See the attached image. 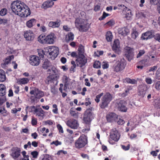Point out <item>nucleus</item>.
Instances as JSON below:
<instances>
[{"mask_svg":"<svg viewBox=\"0 0 160 160\" xmlns=\"http://www.w3.org/2000/svg\"><path fill=\"white\" fill-rule=\"evenodd\" d=\"M29 109L30 112H32L36 116L43 119L45 115V112L41 108L36 107L34 106H31Z\"/></svg>","mask_w":160,"mask_h":160,"instance_id":"1a4fd4ad","label":"nucleus"},{"mask_svg":"<svg viewBox=\"0 0 160 160\" xmlns=\"http://www.w3.org/2000/svg\"><path fill=\"white\" fill-rule=\"evenodd\" d=\"M103 94V93L102 92L96 96L95 101L96 102L98 103L100 102V99L102 96V97Z\"/></svg>","mask_w":160,"mask_h":160,"instance_id":"37998d69","label":"nucleus"},{"mask_svg":"<svg viewBox=\"0 0 160 160\" xmlns=\"http://www.w3.org/2000/svg\"><path fill=\"white\" fill-rule=\"evenodd\" d=\"M31 154L32 156L31 159H35L38 158L39 155V153L37 151H33L31 152Z\"/></svg>","mask_w":160,"mask_h":160,"instance_id":"4c0bfd02","label":"nucleus"},{"mask_svg":"<svg viewBox=\"0 0 160 160\" xmlns=\"http://www.w3.org/2000/svg\"><path fill=\"white\" fill-rule=\"evenodd\" d=\"M46 44H53L54 42V34L53 33H51L46 36Z\"/></svg>","mask_w":160,"mask_h":160,"instance_id":"4be33fe9","label":"nucleus"},{"mask_svg":"<svg viewBox=\"0 0 160 160\" xmlns=\"http://www.w3.org/2000/svg\"><path fill=\"white\" fill-rule=\"evenodd\" d=\"M115 24V21L113 19L110 20L109 21L107 22L105 25L108 26L109 27L112 26Z\"/></svg>","mask_w":160,"mask_h":160,"instance_id":"49530a36","label":"nucleus"},{"mask_svg":"<svg viewBox=\"0 0 160 160\" xmlns=\"http://www.w3.org/2000/svg\"><path fill=\"white\" fill-rule=\"evenodd\" d=\"M45 49L47 53H49L50 58L52 60H54L57 57L59 54V48L58 47H46Z\"/></svg>","mask_w":160,"mask_h":160,"instance_id":"6e6552de","label":"nucleus"},{"mask_svg":"<svg viewBox=\"0 0 160 160\" xmlns=\"http://www.w3.org/2000/svg\"><path fill=\"white\" fill-rule=\"evenodd\" d=\"M85 124V128L82 129V131L83 132H85L86 131H88L90 130V125L91 123H84Z\"/></svg>","mask_w":160,"mask_h":160,"instance_id":"ea45409f","label":"nucleus"},{"mask_svg":"<svg viewBox=\"0 0 160 160\" xmlns=\"http://www.w3.org/2000/svg\"><path fill=\"white\" fill-rule=\"evenodd\" d=\"M51 66V63L47 59H46L44 61L42 65V68L45 69H47L48 68Z\"/></svg>","mask_w":160,"mask_h":160,"instance_id":"473e14b6","label":"nucleus"},{"mask_svg":"<svg viewBox=\"0 0 160 160\" xmlns=\"http://www.w3.org/2000/svg\"><path fill=\"white\" fill-rule=\"evenodd\" d=\"M36 22L35 19L32 18L28 21L26 22V26L28 28H31L34 25Z\"/></svg>","mask_w":160,"mask_h":160,"instance_id":"c85d7f7f","label":"nucleus"},{"mask_svg":"<svg viewBox=\"0 0 160 160\" xmlns=\"http://www.w3.org/2000/svg\"><path fill=\"white\" fill-rule=\"evenodd\" d=\"M106 39L108 42L112 41V35L111 32H107L106 34Z\"/></svg>","mask_w":160,"mask_h":160,"instance_id":"e433bc0d","label":"nucleus"},{"mask_svg":"<svg viewBox=\"0 0 160 160\" xmlns=\"http://www.w3.org/2000/svg\"><path fill=\"white\" fill-rule=\"evenodd\" d=\"M112 98V95L109 92L106 93L101 98L99 106L102 109L107 108Z\"/></svg>","mask_w":160,"mask_h":160,"instance_id":"7ed1b4c3","label":"nucleus"},{"mask_svg":"<svg viewBox=\"0 0 160 160\" xmlns=\"http://www.w3.org/2000/svg\"><path fill=\"white\" fill-rule=\"evenodd\" d=\"M109 137L111 139H110L109 142L110 143L113 144L114 143L112 142V140L115 142H117L120 139V134L119 131L116 128L112 129L110 132Z\"/></svg>","mask_w":160,"mask_h":160,"instance_id":"0eeeda50","label":"nucleus"},{"mask_svg":"<svg viewBox=\"0 0 160 160\" xmlns=\"http://www.w3.org/2000/svg\"><path fill=\"white\" fill-rule=\"evenodd\" d=\"M153 37L156 40L160 42V34L157 33L154 36L153 35Z\"/></svg>","mask_w":160,"mask_h":160,"instance_id":"6e6d98bb","label":"nucleus"},{"mask_svg":"<svg viewBox=\"0 0 160 160\" xmlns=\"http://www.w3.org/2000/svg\"><path fill=\"white\" fill-rule=\"evenodd\" d=\"M139 35L138 32L137 31L136 28H133L132 30L131 33V38L134 39H135Z\"/></svg>","mask_w":160,"mask_h":160,"instance_id":"2f4dec72","label":"nucleus"},{"mask_svg":"<svg viewBox=\"0 0 160 160\" xmlns=\"http://www.w3.org/2000/svg\"><path fill=\"white\" fill-rule=\"evenodd\" d=\"M18 81L20 84H25L28 82L29 79L27 78H23L19 79Z\"/></svg>","mask_w":160,"mask_h":160,"instance_id":"c9c22d12","label":"nucleus"},{"mask_svg":"<svg viewBox=\"0 0 160 160\" xmlns=\"http://www.w3.org/2000/svg\"><path fill=\"white\" fill-rule=\"evenodd\" d=\"M29 63L30 64L34 66H38L40 62L39 58L36 55H31L29 57Z\"/></svg>","mask_w":160,"mask_h":160,"instance_id":"2eb2a0df","label":"nucleus"},{"mask_svg":"<svg viewBox=\"0 0 160 160\" xmlns=\"http://www.w3.org/2000/svg\"><path fill=\"white\" fill-rule=\"evenodd\" d=\"M21 148L18 147H13L11 149L10 156L14 159H16L20 155Z\"/></svg>","mask_w":160,"mask_h":160,"instance_id":"f8f14e48","label":"nucleus"},{"mask_svg":"<svg viewBox=\"0 0 160 160\" xmlns=\"http://www.w3.org/2000/svg\"><path fill=\"white\" fill-rule=\"evenodd\" d=\"M109 15V14L106 13L105 12H103L102 16L99 18L100 20H102L105 19Z\"/></svg>","mask_w":160,"mask_h":160,"instance_id":"8fccbe9b","label":"nucleus"},{"mask_svg":"<svg viewBox=\"0 0 160 160\" xmlns=\"http://www.w3.org/2000/svg\"><path fill=\"white\" fill-rule=\"evenodd\" d=\"M6 79L5 72L2 69H0V82L5 81Z\"/></svg>","mask_w":160,"mask_h":160,"instance_id":"c756f323","label":"nucleus"},{"mask_svg":"<svg viewBox=\"0 0 160 160\" xmlns=\"http://www.w3.org/2000/svg\"><path fill=\"white\" fill-rule=\"evenodd\" d=\"M119 34L123 36H126L129 33V30L127 27L119 28L118 29Z\"/></svg>","mask_w":160,"mask_h":160,"instance_id":"aec40b11","label":"nucleus"},{"mask_svg":"<svg viewBox=\"0 0 160 160\" xmlns=\"http://www.w3.org/2000/svg\"><path fill=\"white\" fill-rule=\"evenodd\" d=\"M14 58V56L13 55H12L7 57L5 60V63L6 64H8L10 62L11 60Z\"/></svg>","mask_w":160,"mask_h":160,"instance_id":"58836bf2","label":"nucleus"},{"mask_svg":"<svg viewBox=\"0 0 160 160\" xmlns=\"http://www.w3.org/2000/svg\"><path fill=\"white\" fill-rule=\"evenodd\" d=\"M61 21L57 19L56 22L51 21L48 23V26L52 28H58L60 25Z\"/></svg>","mask_w":160,"mask_h":160,"instance_id":"393cba45","label":"nucleus"},{"mask_svg":"<svg viewBox=\"0 0 160 160\" xmlns=\"http://www.w3.org/2000/svg\"><path fill=\"white\" fill-rule=\"evenodd\" d=\"M132 88L130 87L126 88V89L125 90V92H124L123 93H122L121 94V96L122 97H124L126 96L129 93L130 90Z\"/></svg>","mask_w":160,"mask_h":160,"instance_id":"79ce46f5","label":"nucleus"},{"mask_svg":"<svg viewBox=\"0 0 160 160\" xmlns=\"http://www.w3.org/2000/svg\"><path fill=\"white\" fill-rule=\"evenodd\" d=\"M156 77L158 79H160V68L157 70L156 72Z\"/></svg>","mask_w":160,"mask_h":160,"instance_id":"680f3d73","label":"nucleus"},{"mask_svg":"<svg viewBox=\"0 0 160 160\" xmlns=\"http://www.w3.org/2000/svg\"><path fill=\"white\" fill-rule=\"evenodd\" d=\"M74 36L72 32H70L66 36L65 40L66 42H68L70 41H72L74 39Z\"/></svg>","mask_w":160,"mask_h":160,"instance_id":"72a5a7b5","label":"nucleus"},{"mask_svg":"<svg viewBox=\"0 0 160 160\" xmlns=\"http://www.w3.org/2000/svg\"><path fill=\"white\" fill-rule=\"evenodd\" d=\"M55 76H56V75L52 74V75H50L48 76L47 77L48 82H51V81L54 80L55 79Z\"/></svg>","mask_w":160,"mask_h":160,"instance_id":"09e8293b","label":"nucleus"},{"mask_svg":"<svg viewBox=\"0 0 160 160\" xmlns=\"http://www.w3.org/2000/svg\"><path fill=\"white\" fill-rule=\"evenodd\" d=\"M6 88L5 85L2 84H0V96L4 97L6 95Z\"/></svg>","mask_w":160,"mask_h":160,"instance_id":"bb28decb","label":"nucleus"},{"mask_svg":"<svg viewBox=\"0 0 160 160\" xmlns=\"http://www.w3.org/2000/svg\"><path fill=\"white\" fill-rule=\"evenodd\" d=\"M87 57L84 55H81L78 56L77 58L76 59V64L77 66L82 68L84 66L87 62Z\"/></svg>","mask_w":160,"mask_h":160,"instance_id":"9b49d317","label":"nucleus"},{"mask_svg":"<svg viewBox=\"0 0 160 160\" xmlns=\"http://www.w3.org/2000/svg\"><path fill=\"white\" fill-rule=\"evenodd\" d=\"M145 53V51L143 50H140L139 53L137 54V57L138 58L142 56Z\"/></svg>","mask_w":160,"mask_h":160,"instance_id":"052dcab7","label":"nucleus"},{"mask_svg":"<svg viewBox=\"0 0 160 160\" xmlns=\"http://www.w3.org/2000/svg\"><path fill=\"white\" fill-rule=\"evenodd\" d=\"M30 94L31 95L30 99L32 103H37L39 99L44 95V92L38 88H34L30 91Z\"/></svg>","mask_w":160,"mask_h":160,"instance_id":"f03ea898","label":"nucleus"},{"mask_svg":"<svg viewBox=\"0 0 160 160\" xmlns=\"http://www.w3.org/2000/svg\"><path fill=\"white\" fill-rule=\"evenodd\" d=\"M40 160H52L51 157L48 154H45Z\"/></svg>","mask_w":160,"mask_h":160,"instance_id":"de8ad7c7","label":"nucleus"},{"mask_svg":"<svg viewBox=\"0 0 160 160\" xmlns=\"http://www.w3.org/2000/svg\"><path fill=\"white\" fill-rule=\"evenodd\" d=\"M46 48H44L45 51L42 49H38V54L39 58H44V55L46 54H47V53H46V51L45 49Z\"/></svg>","mask_w":160,"mask_h":160,"instance_id":"7c9ffc66","label":"nucleus"},{"mask_svg":"<svg viewBox=\"0 0 160 160\" xmlns=\"http://www.w3.org/2000/svg\"><path fill=\"white\" fill-rule=\"evenodd\" d=\"M88 142V137L83 134L75 141V146L77 148L80 149L85 147Z\"/></svg>","mask_w":160,"mask_h":160,"instance_id":"39448f33","label":"nucleus"},{"mask_svg":"<svg viewBox=\"0 0 160 160\" xmlns=\"http://www.w3.org/2000/svg\"><path fill=\"white\" fill-rule=\"evenodd\" d=\"M155 106L156 108H160V98L155 102Z\"/></svg>","mask_w":160,"mask_h":160,"instance_id":"774afa93","label":"nucleus"},{"mask_svg":"<svg viewBox=\"0 0 160 160\" xmlns=\"http://www.w3.org/2000/svg\"><path fill=\"white\" fill-rule=\"evenodd\" d=\"M40 30L41 31L44 32L46 31L47 29L44 26L42 25L40 27Z\"/></svg>","mask_w":160,"mask_h":160,"instance_id":"338daca9","label":"nucleus"},{"mask_svg":"<svg viewBox=\"0 0 160 160\" xmlns=\"http://www.w3.org/2000/svg\"><path fill=\"white\" fill-rule=\"evenodd\" d=\"M92 113L90 112H86L84 115L83 121L84 123H91L92 118Z\"/></svg>","mask_w":160,"mask_h":160,"instance_id":"412c9836","label":"nucleus"},{"mask_svg":"<svg viewBox=\"0 0 160 160\" xmlns=\"http://www.w3.org/2000/svg\"><path fill=\"white\" fill-rule=\"evenodd\" d=\"M52 107L54 108L52 110L53 112L54 113L57 114L58 113V108L57 105L56 104H53L52 105Z\"/></svg>","mask_w":160,"mask_h":160,"instance_id":"5fc2aeb1","label":"nucleus"},{"mask_svg":"<svg viewBox=\"0 0 160 160\" xmlns=\"http://www.w3.org/2000/svg\"><path fill=\"white\" fill-rule=\"evenodd\" d=\"M118 116L113 112H109L106 116V119L108 122L115 121L116 118L118 119Z\"/></svg>","mask_w":160,"mask_h":160,"instance_id":"6ab92c4d","label":"nucleus"},{"mask_svg":"<svg viewBox=\"0 0 160 160\" xmlns=\"http://www.w3.org/2000/svg\"><path fill=\"white\" fill-rule=\"evenodd\" d=\"M7 12L8 11L6 8H2L0 11V15L1 16H4L7 13Z\"/></svg>","mask_w":160,"mask_h":160,"instance_id":"a18cd8bd","label":"nucleus"},{"mask_svg":"<svg viewBox=\"0 0 160 160\" xmlns=\"http://www.w3.org/2000/svg\"><path fill=\"white\" fill-rule=\"evenodd\" d=\"M11 8L13 12L21 17H27L31 14V11L28 6L20 1L12 2Z\"/></svg>","mask_w":160,"mask_h":160,"instance_id":"f257e3e1","label":"nucleus"},{"mask_svg":"<svg viewBox=\"0 0 160 160\" xmlns=\"http://www.w3.org/2000/svg\"><path fill=\"white\" fill-rule=\"evenodd\" d=\"M126 102L122 100L118 99L116 100L115 106L118 110L122 112H125L127 110Z\"/></svg>","mask_w":160,"mask_h":160,"instance_id":"9d476101","label":"nucleus"},{"mask_svg":"<svg viewBox=\"0 0 160 160\" xmlns=\"http://www.w3.org/2000/svg\"><path fill=\"white\" fill-rule=\"evenodd\" d=\"M48 71H49L50 72L52 71V74H55V75H56L57 70L56 69L55 67H52L51 69H49Z\"/></svg>","mask_w":160,"mask_h":160,"instance_id":"bf43d9fd","label":"nucleus"},{"mask_svg":"<svg viewBox=\"0 0 160 160\" xmlns=\"http://www.w3.org/2000/svg\"><path fill=\"white\" fill-rule=\"evenodd\" d=\"M24 37L27 41H32L35 38V34L32 31L28 30L25 32Z\"/></svg>","mask_w":160,"mask_h":160,"instance_id":"f3484780","label":"nucleus"},{"mask_svg":"<svg viewBox=\"0 0 160 160\" xmlns=\"http://www.w3.org/2000/svg\"><path fill=\"white\" fill-rule=\"evenodd\" d=\"M51 145L54 144L56 146H58V145H61L62 142H61L59 141L58 140H57L53 141L51 143Z\"/></svg>","mask_w":160,"mask_h":160,"instance_id":"603ef678","label":"nucleus"},{"mask_svg":"<svg viewBox=\"0 0 160 160\" xmlns=\"http://www.w3.org/2000/svg\"><path fill=\"white\" fill-rule=\"evenodd\" d=\"M127 82L128 83L132 84H136L137 82V81L135 79H131L129 78H127Z\"/></svg>","mask_w":160,"mask_h":160,"instance_id":"3c124183","label":"nucleus"},{"mask_svg":"<svg viewBox=\"0 0 160 160\" xmlns=\"http://www.w3.org/2000/svg\"><path fill=\"white\" fill-rule=\"evenodd\" d=\"M121 147L123 150L125 151H127L129 149L130 147V145L128 144L126 146H125V145H122L121 146Z\"/></svg>","mask_w":160,"mask_h":160,"instance_id":"0e129e2a","label":"nucleus"},{"mask_svg":"<svg viewBox=\"0 0 160 160\" xmlns=\"http://www.w3.org/2000/svg\"><path fill=\"white\" fill-rule=\"evenodd\" d=\"M5 96L0 97V105H2L6 101Z\"/></svg>","mask_w":160,"mask_h":160,"instance_id":"69168bd1","label":"nucleus"},{"mask_svg":"<svg viewBox=\"0 0 160 160\" xmlns=\"http://www.w3.org/2000/svg\"><path fill=\"white\" fill-rule=\"evenodd\" d=\"M93 67L94 68H99L101 67V63L99 61H96L95 62Z\"/></svg>","mask_w":160,"mask_h":160,"instance_id":"c03bdc74","label":"nucleus"},{"mask_svg":"<svg viewBox=\"0 0 160 160\" xmlns=\"http://www.w3.org/2000/svg\"><path fill=\"white\" fill-rule=\"evenodd\" d=\"M54 2L52 0L47 1L44 2L42 6V8L45 9L49 8L51 7L54 5Z\"/></svg>","mask_w":160,"mask_h":160,"instance_id":"b1692460","label":"nucleus"},{"mask_svg":"<svg viewBox=\"0 0 160 160\" xmlns=\"http://www.w3.org/2000/svg\"><path fill=\"white\" fill-rule=\"evenodd\" d=\"M78 56L81 55H84L85 50L84 47L82 45L80 44L78 47Z\"/></svg>","mask_w":160,"mask_h":160,"instance_id":"f704fd0d","label":"nucleus"},{"mask_svg":"<svg viewBox=\"0 0 160 160\" xmlns=\"http://www.w3.org/2000/svg\"><path fill=\"white\" fill-rule=\"evenodd\" d=\"M102 68L103 69H107L108 68L109 65L108 62L106 61H103L102 63Z\"/></svg>","mask_w":160,"mask_h":160,"instance_id":"a19ab883","label":"nucleus"},{"mask_svg":"<svg viewBox=\"0 0 160 160\" xmlns=\"http://www.w3.org/2000/svg\"><path fill=\"white\" fill-rule=\"evenodd\" d=\"M7 112V111L4 108H3V109H1L0 110V113H1L3 116H6L7 115V114H6Z\"/></svg>","mask_w":160,"mask_h":160,"instance_id":"13d9d810","label":"nucleus"},{"mask_svg":"<svg viewBox=\"0 0 160 160\" xmlns=\"http://www.w3.org/2000/svg\"><path fill=\"white\" fill-rule=\"evenodd\" d=\"M153 37L152 30L148 31L142 34L141 38L143 40H147L152 38Z\"/></svg>","mask_w":160,"mask_h":160,"instance_id":"dca6fc26","label":"nucleus"},{"mask_svg":"<svg viewBox=\"0 0 160 160\" xmlns=\"http://www.w3.org/2000/svg\"><path fill=\"white\" fill-rule=\"evenodd\" d=\"M134 53L132 48L128 47L125 52V56L128 61H131L133 59Z\"/></svg>","mask_w":160,"mask_h":160,"instance_id":"a211bd4d","label":"nucleus"},{"mask_svg":"<svg viewBox=\"0 0 160 160\" xmlns=\"http://www.w3.org/2000/svg\"><path fill=\"white\" fill-rule=\"evenodd\" d=\"M68 126L73 129H77L79 126V124L77 120L75 119H70L67 121Z\"/></svg>","mask_w":160,"mask_h":160,"instance_id":"4468645a","label":"nucleus"},{"mask_svg":"<svg viewBox=\"0 0 160 160\" xmlns=\"http://www.w3.org/2000/svg\"><path fill=\"white\" fill-rule=\"evenodd\" d=\"M126 65V61L124 59H121L117 61L112 67L113 71L116 72H119L123 70Z\"/></svg>","mask_w":160,"mask_h":160,"instance_id":"423d86ee","label":"nucleus"},{"mask_svg":"<svg viewBox=\"0 0 160 160\" xmlns=\"http://www.w3.org/2000/svg\"><path fill=\"white\" fill-rule=\"evenodd\" d=\"M75 26L81 32H86L89 28L87 22L83 19L77 18L75 22Z\"/></svg>","mask_w":160,"mask_h":160,"instance_id":"20e7f679","label":"nucleus"},{"mask_svg":"<svg viewBox=\"0 0 160 160\" xmlns=\"http://www.w3.org/2000/svg\"><path fill=\"white\" fill-rule=\"evenodd\" d=\"M119 42L118 40L117 39L114 40L113 44L112 47L113 50L116 53H119Z\"/></svg>","mask_w":160,"mask_h":160,"instance_id":"5701e85b","label":"nucleus"},{"mask_svg":"<svg viewBox=\"0 0 160 160\" xmlns=\"http://www.w3.org/2000/svg\"><path fill=\"white\" fill-rule=\"evenodd\" d=\"M31 123L32 126H34L37 123V119L35 118H32L31 121Z\"/></svg>","mask_w":160,"mask_h":160,"instance_id":"4d7b16f0","label":"nucleus"},{"mask_svg":"<svg viewBox=\"0 0 160 160\" xmlns=\"http://www.w3.org/2000/svg\"><path fill=\"white\" fill-rule=\"evenodd\" d=\"M67 154V152L66 151H64L63 150H61L59 151L57 153V154L58 155H65Z\"/></svg>","mask_w":160,"mask_h":160,"instance_id":"864d4df0","label":"nucleus"},{"mask_svg":"<svg viewBox=\"0 0 160 160\" xmlns=\"http://www.w3.org/2000/svg\"><path fill=\"white\" fill-rule=\"evenodd\" d=\"M46 36L44 34H42L38 38V41L42 44H46Z\"/></svg>","mask_w":160,"mask_h":160,"instance_id":"cd10ccee","label":"nucleus"},{"mask_svg":"<svg viewBox=\"0 0 160 160\" xmlns=\"http://www.w3.org/2000/svg\"><path fill=\"white\" fill-rule=\"evenodd\" d=\"M57 127L60 132H61V133H63V130L60 124H58L57 125Z\"/></svg>","mask_w":160,"mask_h":160,"instance_id":"e2e57ef3","label":"nucleus"},{"mask_svg":"<svg viewBox=\"0 0 160 160\" xmlns=\"http://www.w3.org/2000/svg\"><path fill=\"white\" fill-rule=\"evenodd\" d=\"M120 6L123 7L124 9H125L126 13L125 17L127 20H130L132 17V12L131 10L128 9L127 7L123 5H121Z\"/></svg>","mask_w":160,"mask_h":160,"instance_id":"a878e982","label":"nucleus"},{"mask_svg":"<svg viewBox=\"0 0 160 160\" xmlns=\"http://www.w3.org/2000/svg\"><path fill=\"white\" fill-rule=\"evenodd\" d=\"M148 89L147 86L145 84H141L138 87V94L139 96L144 97Z\"/></svg>","mask_w":160,"mask_h":160,"instance_id":"ddd939ff","label":"nucleus"}]
</instances>
